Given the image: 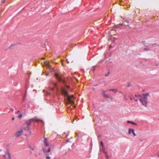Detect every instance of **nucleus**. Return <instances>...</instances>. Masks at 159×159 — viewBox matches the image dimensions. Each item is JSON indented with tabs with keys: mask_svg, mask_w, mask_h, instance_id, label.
Segmentation results:
<instances>
[{
	"mask_svg": "<svg viewBox=\"0 0 159 159\" xmlns=\"http://www.w3.org/2000/svg\"><path fill=\"white\" fill-rule=\"evenodd\" d=\"M149 97L148 93L143 94L139 100L143 105L145 106L148 103V99Z\"/></svg>",
	"mask_w": 159,
	"mask_h": 159,
	"instance_id": "nucleus-4",
	"label": "nucleus"
},
{
	"mask_svg": "<svg viewBox=\"0 0 159 159\" xmlns=\"http://www.w3.org/2000/svg\"><path fill=\"white\" fill-rule=\"evenodd\" d=\"M106 91H104L102 93V96L106 98H110L109 95L105 93Z\"/></svg>",
	"mask_w": 159,
	"mask_h": 159,
	"instance_id": "nucleus-7",
	"label": "nucleus"
},
{
	"mask_svg": "<svg viewBox=\"0 0 159 159\" xmlns=\"http://www.w3.org/2000/svg\"><path fill=\"white\" fill-rule=\"evenodd\" d=\"M105 156H106V158L107 159H109V156L108 155V153H107V152H106V154H105Z\"/></svg>",
	"mask_w": 159,
	"mask_h": 159,
	"instance_id": "nucleus-14",
	"label": "nucleus"
},
{
	"mask_svg": "<svg viewBox=\"0 0 159 159\" xmlns=\"http://www.w3.org/2000/svg\"><path fill=\"white\" fill-rule=\"evenodd\" d=\"M44 64L46 65V66H47L48 68L50 67V66L49 65V62H48L46 61H45L44 62Z\"/></svg>",
	"mask_w": 159,
	"mask_h": 159,
	"instance_id": "nucleus-11",
	"label": "nucleus"
},
{
	"mask_svg": "<svg viewBox=\"0 0 159 159\" xmlns=\"http://www.w3.org/2000/svg\"><path fill=\"white\" fill-rule=\"evenodd\" d=\"M66 61L68 63H70V62L68 61V60L67 59H66Z\"/></svg>",
	"mask_w": 159,
	"mask_h": 159,
	"instance_id": "nucleus-18",
	"label": "nucleus"
},
{
	"mask_svg": "<svg viewBox=\"0 0 159 159\" xmlns=\"http://www.w3.org/2000/svg\"><path fill=\"white\" fill-rule=\"evenodd\" d=\"M41 120L38 119L36 117H34L32 119H30L29 120L27 121L26 122L27 126L26 127L22 128L21 129L17 131L15 134V136L16 137H19L23 134L26 135L27 134H30L31 132L30 131V124L31 123L34 121L38 122Z\"/></svg>",
	"mask_w": 159,
	"mask_h": 159,
	"instance_id": "nucleus-1",
	"label": "nucleus"
},
{
	"mask_svg": "<svg viewBox=\"0 0 159 159\" xmlns=\"http://www.w3.org/2000/svg\"><path fill=\"white\" fill-rule=\"evenodd\" d=\"M127 122L128 123H130V124H131L133 125H137V124L136 123L134 122L133 121H130L128 120V121H127Z\"/></svg>",
	"mask_w": 159,
	"mask_h": 159,
	"instance_id": "nucleus-10",
	"label": "nucleus"
},
{
	"mask_svg": "<svg viewBox=\"0 0 159 159\" xmlns=\"http://www.w3.org/2000/svg\"><path fill=\"white\" fill-rule=\"evenodd\" d=\"M42 59H44V58H42Z\"/></svg>",
	"mask_w": 159,
	"mask_h": 159,
	"instance_id": "nucleus-29",
	"label": "nucleus"
},
{
	"mask_svg": "<svg viewBox=\"0 0 159 159\" xmlns=\"http://www.w3.org/2000/svg\"><path fill=\"white\" fill-rule=\"evenodd\" d=\"M5 1V0H4V1L2 2L4 3Z\"/></svg>",
	"mask_w": 159,
	"mask_h": 159,
	"instance_id": "nucleus-27",
	"label": "nucleus"
},
{
	"mask_svg": "<svg viewBox=\"0 0 159 159\" xmlns=\"http://www.w3.org/2000/svg\"><path fill=\"white\" fill-rule=\"evenodd\" d=\"M124 99H125L126 100H127V98H126V94H125L124 95Z\"/></svg>",
	"mask_w": 159,
	"mask_h": 159,
	"instance_id": "nucleus-17",
	"label": "nucleus"
},
{
	"mask_svg": "<svg viewBox=\"0 0 159 159\" xmlns=\"http://www.w3.org/2000/svg\"><path fill=\"white\" fill-rule=\"evenodd\" d=\"M119 92L121 93H122V92L121 91H120Z\"/></svg>",
	"mask_w": 159,
	"mask_h": 159,
	"instance_id": "nucleus-24",
	"label": "nucleus"
},
{
	"mask_svg": "<svg viewBox=\"0 0 159 159\" xmlns=\"http://www.w3.org/2000/svg\"><path fill=\"white\" fill-rule=\"evenodd\" d=\"M100 143H101V144L102 145V147L104 146L103 145V142L102 141H101L100 142Z\"/></svg>",
	"mask_w": 159,
	"mask_h": 159,
	"instance_id": "nucleus-16",
	"label": "nucleus"
},
{
	"mask_svg": "<svg viewBox=\"0 0 159 159\" xmlns=\"http://www.w3.org/2000/svg\"><path fill=\"white\" fill-rule=\"evenodd\" d=\"M76 118H75V119H74V120H73V121H74V120H76Z\"/></svg>",
	"mask_w": 159,
	"mask_h": 159,
	"instance_id": "nucleus-25",
	"label": "nucleus"
},
{
	"mask_svg": "<svg viewBox=\"0 0 159 159\" xmlns=\"http://www.w3.org/2000/svg\"><path fill=\"white\" fill-rule=\"evenodd\" d=\"M55 76L56 77V78L59 81H61L62 80L61 77L60 76V75L58 73H55Z\"/></svg>",
	"mask_w": 159,
	"mask_h": 159,
	"instance_id": "nucleus-5",
	"label": "nucleus"
},
{
	"mask_svg": "<svg viewBox=\"0 0 159 159\" xmlns=\"http://www.w3.org/2000/svg\"><path fill=\"white\" fill-rule=\"evenodd\" d=\"M157 156L158 157H159V153H157Z\"/></svg>",
	"mask_w": 159,
	"mask_h": 159,
	"instance_id": "nucleus-19",
	"label": "nucleus"
},
{
	"mask_svg": "<svg viewBox=\"0 0 159 159\" xmlns=\"http://www.w3.org/2000/svg\"><path fill=\"white\" fill-rule=\"evenodd\" d=\"M102 152H103L104 153V154H106V152H106V151H105V148H104V147H102Z\"/></svg>",
	"mask_w": 159,
	"mask_h": 159,
	"instance_id": "nucleus-13",
	"label": "nucleus"
},
{
	"mask_svg": "<svg viewBox=\"0 0 159 159\" xmlns=\"http://www.w3.org/2000/svg\"><path fill=\"white\" fill-rule=\"evenodd\" d=\"M14 119H14V117H13V118H12V120H14Z\"/></svg>",
	"mask_w": 159,
	"mask_h": 159,
	"instance_id": "nucleus-23",
	"label": "nucleus"
},
{
	"mask_svg": "<svg viewBox=\"0 0 159 159\" xmlns=\"http://www.w3.org/2000/svg\"><path fill=\"white\" fill-rule=\"evenodd\" d=\"M44 138V144L46 147L43 149V153L45 156L46 159H51V157L50 156V155H51L52 153V152H50L49 154V153L51 151V148L48 147L47 148H46V147L49 146V143L47 140V139L45 138Z\"/></svg>",
	"mask_w": 159,
	"mask_h": 159,
	"instance_id": "nucleus-2",
	"label": "nucleus"
},
{
	"mask_svg": "<svg viewBox=\"0 0 159 159\" xmlns=\"http://www.w3.org/2000/svg\"><path fill=\"white\" fill-rule=\"evenodd\" d=\"M57 83H54V85L55 86H56V85H57Z\"/></svg>",
	"mask_w": 159,
	"mask_h": 159,
	"instance_id": "nucleus-21",
	"label": "nucleus"
},
{
	"mask_svg": "<svg viewBox=\"0 0 159 159\" xmlns=\"http://www.w3.org/2000/svg\"><path fill=\"white\" fill-rule=\"evenodd\" d=\"M67 88H69V86H67Z\"/></svg>",
	"mask_w": 159,
	"mask_h": 159,
	"instance_id": "nucleus-31",
	"label": "nucleus"
},
{
	"mask_svg": "<svg viewBox=\"0 0 159 159\" xmlns=\"http://www.w3.org/2000/svg\"><path fill=\"white\" fill-rule=\"evenodd\" d=\"M3 157L4 158H6V155H3Z\"/></svg>",
	"mask_w": 159,
	"mask_h": 159,
	"instance_id": "nucleus-20",
	"label": "nucleus"
},
{
	"mask_svg": "<svg viewBox=\"0 0 159 159\" xmlns=\"http://www.w3.org/2000/svg\"><path fill=\"white\" fill-rule=\"evenodd\" d=\"M131 133H132L133 134L134 136H136V134L134 132V130L133 129H129L128 133L129 134H130Z\"/></svg>",
	"mask_w": 159,
	"mask_h": 159,
	"instance_id": "nucleus-6",
	"label": "nucleus"
},
{
	"mask_svg": "<svg viewBox=\"0 0 159 159\" xmlns=\"http://www.w3.org/2000/svg\"><path fill=\"white\" fill-rule=\"evenodd\" d=\"M130 99L131 100H132V98H130Z\"/></svg>",
	"mask_w": 159,
	"mask_h": 159,
	"instance_id": "nucleus-28",
	"label": "nucleus"
},
{
	"mask_svg": "<svg viewBox=\"0 0 159 159\" xmlns=\"http://www.w3.org/2000/svg\"><path fill=\"white\" fill-rule=\"evenodd\" d=\"M61 92L62 94L64 95L66 98H67L68 102L69 103L71 104L72 105L74 104V101L71 100V98L74 97L73 95H72L71 96H69L68 92L64 88L62 89Z\"/></svg>",
	"mask_w": 159,
	"mask_h": 159,
	"instance_id": "nucleus-3",
	"label": "nucleus"
},
{
	"mask_svg": "<svg viewBox=\"0 0 159 159\" xmlns=\"http://www.w3.org/2000/svg\"><path fill=\"white\" fill-rule=\"evenodd\" d=\"M22 115L20 114L18 116V117L19 118H21L22 117Z\"/></svg>",
	"mask_w": 159,
	"mask_h": 159,
	"instance_id": "nucleus-15",
	"label": "nucleus"
},
{
	"mask_svg": "<svg viewBox=\"0 0 159 159\" xmlns=\"http://www.w3.org/2000/svg\"><path fill=\"white\" fill-rule=\"evenodd\" d=\"M116 33V31L114 30H111L110 31V34L111 35H112V34H115Z\"/></svg>",
	"mask_w": 159,
	"mask_h": 159,
	"instance_id": "nucleus-12",
	"label": "nucleus"
},
{
	"mask_svg": "<svg viewBox=\"0 0 159 159\" xmlns=\"http://www.w3.org/2000/svg\"><path fill=\"white\" fill-rule=\"evenodd\" d=\"M134 100H135V101L136 102H137V99H135L134 98Z\"/></svg>",
	"mask_w": 159,
	"mask_h": 159,
	"instance_id": "nucleus-22",
	"label": "nucleus"
},
{
	"mask_svg": "<svg viewBox=\"0 0 159 159\" xmlns=\"http://www.w3.org/2000/svg\"><path fill=\"white\" fill-rule=\"evenodd\" d=\"M107 91H112L114 93H116V92L118 91L116 89H110L108 90Z\"/></svg>",
	"mask_w": 159,
	"mask_h": 159,
	"instance_id": "nucleus-9",
	"label": "nucleus"
},
{
	"mask_svg": "<svg viewBox=\"0 0 159 159\" xmlns=\"http://www.w3.org/2000/svg\"><path fill=\"white\" fill-rule=\"evenodd\" d=\"M6 154L8 156L7 159H11V157L8 150H7Z\"/></svg>",
	"mask_w": 159,
	"mask_h": 159,
	"instance_id": "nucleus-8",
	"label": "nucleus"
},
{
	"mask_svg": "<svg viewBox=\"0 0 159 159\" xmlns=\"http://www.w3.org/2000/svg\"><path fill=\"white\" fill-rule=\"evenodd\" d=\"M19 112V111H17V113H18Z\"/></svg>",
	"mask_w": 159,
	"mask_h": 159,
	"instance_id": "nucleus-30",
	"label": "nucleus"
},
{
	"mask_svg": "<svg viewBox=\"0 0 159 159\" xmlns=\"http://www.w3.org/2000/svg\"><path fill=\"white\" fill-rule=\"evenodd\" d=\"M76 118H75V119H74V120H73V121H74V120H76Z\"/></svg>",
	"mask_w": 159,
	"mask_h": 159,
	"instance_id": "nucleus-26",
	"label": "nucleus"
}]
</instances>
